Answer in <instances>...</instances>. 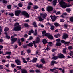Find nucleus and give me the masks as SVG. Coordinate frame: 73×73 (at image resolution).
<instances>
[{"instance_id":"58","label":"nucleus","mask_w":73,"mask_h":73,"mask_svg":"<svg viewBox=\"0 0 73 73\" xmlns=\"http://www.w3.org/2000/svg\"><path fill=\"white\" fill-rule=\"evenodd\" d=\"M65 21V20H64V19H60V22H64V21Z\"/></svg>"},{"instance_id":"55","label":"nucleus","mask_w":73,"mask_h":73,"mask_svg":"<svg viewBox=\"0 0 73 73\" xmlns=\"http://www.w3.org/2000/svg\"><path fill=\"white\" fill-rule=\"evenodd\" d=\"M3 66L2 65H0V69H3Z\"/></svg>"},{"instance_id":"61","label":"nucleus","mask_w":73,"mask_h":73,"mask_svg":"<svg viewBox=\"0 0 73 73\" xmlns=\"http://www.w3.org/2000/svg\"><path fill=\"white\" fill-rule=\"evenodd\" d=\"M6 58H8V59L11 58V56L10 55L7 56H6Z\"/></svg>"},{"instance_id":"2","label":"nucleus","mask_w":73,"mask_h":73,"mask_svg":"<svg viewBox=\"0 0 73 73\" xmlns=\"http://www.w3.org/2000/svg\"><path fill=\"white\" fill-rule=\"evenodd\" d=\"M21 27L20 25H18L16 27H15L13 29L14 31H19L20 30H21Z\"/></svg>"},{"instance_id":"46","label":"nucleus","mask_w":73,"mask_h":73,"mask_svg":"<svg viewBox=\"0 0 73 73\" xmlns=\"http://www.w3.org/2000/svg\"><path fill=\"white\" fill-rule=\"evenodd\" d=\"M29 72L30 73H34L35 72V71L34 70H30L29 71Z\"/></svg>"},{"instance_id":"34","label":"nucleus","mask_w":73,"mask_h":73,"mask_svg":"<svg viewBox=\"0 0 73 73\" xmlns=\"http://www.w3.org/2000/svg\"><path fill=\"white\" fill-rule=\"evenodd\" d=\"M56 46H61V43L60 42H57L56 43Z\"/></svg>"},{"instance_id":"17","label":"nucleus","mask_w":73,"mask_h":73,"mask_svg":"<svg viewBox=\"0 0 73 73\" xmlns=\"http://www.w3.org/2000/svg\"><path fill=\"white\" fill-rule=\"evenodd\" d=\"M27 46H28L29 47H32V46H33V43L31 42L27 44Z\"/></svg>"},{"instance_id":"33","label":"nucleus","mask_w":73,"mask_h":73,"mask_svg":"<svg viewBox=\"0 0 73 73\" xmlns=\"http://www.w3.org/2000/svg\"><path fill=\"white\" fill-rule=\"evenodd\" d=\"M4 31L5 32H7V31H9V28L8 27H5L4 29Z\"/></svg>"},{"instance_id":"60","label":"nucleus","mask_w":73,"mask_h":73,"mask_svg":"<svg viewBox=\"0 0 73 73\" xmlns=\"http://www.w3.org/2000/svg\"><path fill=\"white\" fill-rule=\"evenodd\" d=\"M72 46H70L68 47V49H72Z\"/></svg>"},{"instance_id":"8","label":"nucleus","mask_w":73,"mask_h":73,"mask_svg":"<svg viewBox=\"0 0 73 73\" xmlns=\"http://www.w3.org/2000/svg\"><path fill=\"white\" fill-rule=\"evenodd\" d=\"M50 17L51 18V19H52V21H54L56 20V19H57V17L56 16H50Z\"/></svg>"},{"instance_id":"49","label":"nucleus","mask_w":73,"mask_h":73,"mask_svg":"<svg viewBox=\"0 0 73 73\" xmlns=\"http://www.w3.org/2000/svg\"><path fill=\"white\" fill-rule=\"evenodd\" d=\"M19 23H16L15 24H14V26L15 27V26H16V25H19Z\"/></svg>"},{"instance_id":"32","label":"nucleus","mask_w":73,"mask_h":73,"mask_svg":"<svg viewBox=\"0 0 73 73\" xmlns=\"http://www.w3.org/2000/svg\"><path fill=\"white\" fill-rule=\"evenodd\" d=\"M5 34L6 35V38H7V39H9V38H10V36L8 35L7 33H5Z\"/></svg>"},{"instance_id":"24","label":"nucleus","mask_w":73,"mask_h":73,"mask_svg":"<svg viewBox=\"0 0 73 73\" xmlns=\"http://www.w3.org/2000/svg\"><path fill=\"white\" fill-rule=\"evenodd\" d=\"M40 42V38L39 37H37L36 40V44H37L38 43H39Z\"/></svg>"},{"instance_id":"14","label":"nucleus","mask_w":73,"mask_h":73,"mask_svg":"<svg viewBox=\"0 0 73 73\" xmlns=\"http://www.w3.org/2000/svg\"><path fill=\"white\" fill-rule=\"evenodd\" d=\"M56 3H57V0H54L53 1V3H52V4L54 6H55V5H56V4H57Z\"/></svg>"},{"instance_id":"35","label":"nucleus","mask_w":73,"mask_h":73,"mask_svg":"<svg viewBox=\"0 0 73 73\" xmlns=\"http://www.w3.org/2000/svg\"><path fill=\"white\" fill-rule=\"evenodd\" d=\"M54 24L56 27H57V26H59L60 25L58 23H54Z\"/></svg>"},{"instance_id":"30","label":"nucleus","mask_w":73,"mask_h":73,"mask_svg":"<svg viewBox=\"0 0 73 73\" xmlns=\"http://www.w3.org/2000/svg\"><path fill=\"white\" fill-rule=\"evenodd\" d=\"M58 56H55L53 57L52 58L53 60H57V58H58Z\"/></svg>"},{"instance_id":"13","label":"nucleus","mask_w":73,"mask_h":73,"mask_svg":"<svg viewBox=\"0 0 73 73\" xmlns=\"http://www.w3.org/2000/svg\"><path fill=\"white\" fill-rule=\"evenodd\" d=\"M61 43H64V44H69L70 42H65V40H61Z\"/></svg>"},{"instance_id":"45","label":"nucleus","mask_w":73,"mask_h":73,"mask_svg":"<svg viewBox=\"0 0 73 73\" xmlns=\"http://www.w3.org/2000/svg\"><path fill=\"white\" fill-rule=\"evenodd\" d=\"M21 55H22V56H24L25 54V53H24V52L22 51L21 52Z\"/></svg>"},{"instance_id":"56","label":"nucleus","mask_w":73,"mask_h":73,"mask_svg":"<svg viewBox=\"0 0 73 73\" xmlns=\"http://www.w3.org/2000/svg\"><path fill=\"white\" fill-rule=\"evenodd\" d=\"M34 8L35 9H37V8H38V6H35L34 7Z\"/></svg>"},{"instance_id":"31","label":"nucleus","mask_w":73,"mask_h":73,"mask_svg":"<svg viewBox=\"0 0 73 73\" xmlns=\"http://www.w3.org/2000/svg\"><path fill=\"white\" fill-rule=\"evenodd\" d=\"M33 25L34 27L35 28L37 27V25H36V22H33Z\"/></svg>"},{"instance_id":"28","label":"nucleus","mask_w":73,"mask_h":73,"mask_svg":"<svg viewBox=\"0 0 73 73\" xmlns=\"http://www.w3.org/2000/svg\"><path fill=\"white\" fill-rule=\"evenodd\" d=\"M2 3L3 4H7L8 3V1L6 0H3Z\"/></svg>"},{"instance_id":"38","label":"nucleus","mask_w":73,"mask_h":73,"mask_svg":"<svg viewBox=\"0 0 73 73\" xmlns=\"http://www.w3.org/2000/svg\"><path fill=\"white\" fill-rule=\"evenodd\" d=\"M24 26L25 27H29V25L27 23L24 24Z\"/></svg>"},{"instance_id":"53","label":"nucleus","mask_w":73,"mask_h":73,"mask_svg":"<svg viewBox=\"0 0 73 73\" xmlns=\"http://www.w3.org/2000/svg\"><path fill=\"white\" fill-rule=\"evenodd\" d=\"M18 6L19 7H21L23 6V5L21 4L20 3H19L18 4Z\"/></svg>"},{"instance_id":"12","label":"nucleus","mask_w":73,"mask_h":73,"mask_svg":"<svg viewBox=\"0 0 73 73\" xmlns=\"http://www.w3.org/2000/svg\"><path fill=\"white\" fill-rule=\"evenodd\" d=\"M58 0V2H59V4H60L61 5H61L62 4H63V3H65L64 2V1H65V0Z\"/></svg>"},{"instance_id":"29","label":"nucleus","mask_w":73,"mask_h":73,"mask_svg":"<svg viewBox=\"0 0 73 73\" xmlns=\"http://www.w3.org/2000/svg\"><path fill=\"white\" fill-rule=\"evenodd\" d=\"M12 7V5H10L7 6V8L8 9H11Z\"/></svg>"},{"instance_id":"20","label":"nucleus","mask_w":73,"mask_h":73,"mask_svg":"<svg viewBox=\"0 0 73 73\" xmlns=\"http://www.w3.org/2000/svg\"><path fill=\"white\" fill-rule=\"evenodd\" d=\"M33 32H34V31L33 30H31L29 31L28 34L29 35H31V33H33Z\"/></svg>"},{"instance_id":"63","label":"nucleus","mask_w":73,"mask_h":73,"mask_svg":"<svg viewBox=\"0 0 73 73\" xmlns=\"http://www.w3.org/2000/svg\"><path fill=\"white\" fill-rule=\"evenodd\" d=\"M28 5H33V3H31V2H29L28 3Z\"/></svg>"},{"instance_id":"3","label":"nucleus","mask_w":73,"mask_h":73,"mask_svg":"<svg viewBox=\"0 0 73 73\" xmlns=\"http://www.w3.org/2000/svg\"><path fill=\"white\" fill-rule=\"evenodd\" d=\"M11 40L12 41L11 44H13L14 42H16L17 40V39L15 38L14 36H12L11 37Z\"/></svg>"},{"instance_id":"23","label":"nucleus","mask_w":73,"mask_h":73,"mask_svg":"<svg viewBox=\"0 0 73 73\" xmlns=\"http://www.w3.org/2000/svg\"><path fill=\"white\" fill-rule=\"evenodd\" d=\"M36 67H38V68H41L43 67V64H40V65L37 64Z\"/></svg>"},{"instance_id":"1","label":"nucleus","mask_w":73,"mask_h":73,"mask_svg":"<svg viewBox=\"0 0 73 73\" xmlns=\"http://www.w3.org/2000/svg\"><path fill=\"white\" fill-rule=\"evenodd\" d=\"M61 6L63 8H65L66 7H71L72 5H67L65 3V2H63V4Z\"/></svg>"},{"instance_id":"37","label":"nucleus","mask_w":73,"mask_h":73,"mask_svg":"<svg viewBox=\"0 0 73 73\" xmlns=\"http://www.w3.org/2000/svg\"><path fill=\"white\" fill-rule=\"evenodd\" d=\"M22 60L23 61V62H24V63H26V64H27V61H26V60H25V59L24 58H23Z\"/></svg>"},{"instance_id":"44","label":"nucleus","mask_w":73,"mask_h":73,"mask_svg":"<svg viewBox=\"0 0 73 73\" xmlns=\"http://www.w3.org/2000/svg\"><path fill=\"white\" fill-rule=\"evenodd\" d=\"M11 66L12 68H13L14 67H16V65H15V64H11Z\"/></svg>"},{"instance_id":"6","label":"nucleus","mask_w":73,"mask_h":73,"mask_svg":"<svg viewBox=\"0 0 73 73\" xmlns=\"http://www.w3.org/2000/svg\"><path fill=\"white\" fill-rule=\"evenodd\" d=\"M21 13L20 10H18L15 11V16H17L20 15V14Z\"/></svg>"},{"instance_id":"64","label":"nucleus","mask_w":73,"mask_h":73,"mask_svg":"<svg viewBox=\"0 0 73 73\" xmlns=\"http://www.w3.org/2000/svg\"><path fill=\"white\" fill-rule=\"evenodd\" d=\"M69 73H73V70H70Z\"/></svg>"},{"instance_id":"50","label":"nucleus","mask_w":73,"mask_h":73,"mask_svg":"<svg viewBox=\"0 0 73 73\" xmlns=\"http://www.w3.org/2000/svg\"><path fill=\"white\" fill-rule=\"evenodd\" d=\"M64 28H67V27H68V25L67 24H65L64 25Z\"/></svg>"},{"instance_id":"48","label":"nucleus","mask_w":73,"mask_h":73,"mask_svg":"<svg viewBox=\"0 0 73 73\" xmlns=\"http://www.w3.org/2000/svg\"><path fill=\"white\" fill-rule=\"evenodd\" d=\"M63 53H66V49H65V48L63 49Z\"/></svg>"},{"instance_id":"62","label":"nucleus","mask_w":73,"mask_h":73,"mask_svg":"<svg viewBox=\"0 0 73 73\" xmlns=\"http://www.w3.org/2000/svg\"><path fill=\"white\" fill-rule=\"evenodd\" d=\"M46 25H51V24H50V23L48 22L46 23Z\"/></svg>"},{"instance_id":"57","label":"nucleus","mask_w":73,"mask_h":73,"mask_svg":"<svg viewBox=\"0 0 73 73\" xmlns=\"http://www.w3.org/2000/svg\"><path fill=\"white\" fill-rule=\"evenodd\" d=\"M27 9H28V10H29V9H31V6L30 5H28L27 6Z\"/></svg>"},{"instance_id":"9","label":"nucleus","mask_w":73,"mask_h":73,"mask_svg":"<svg viewBox=\"0 0 73 73\" xmlns=\"http://www.w3.org/2000/svg\"><path fill=\"white\" fill-rule=\"evenodd\" d=\"M15 62L18 65H21V61L19 60H15Z\"/></svg>"},{"instance_id":"22","label":"nucleus","mask_w":73,"mask_h":73,"mask_svg":"<svg viewBox=\"0 0 73 73\" xmlns=\"http://www.w3.org/2000/svg\"><path fill=\"white\" fill-rule=\"evenodd\" d=\"M61 36V34H60L58 33L57 35H54L55 37L56 38H58V37H60Z\"/></svg>"},{"instance_id":"39","label":"nucleus","mask_w":73,"mask_h":73,"mask_svg":"<svg viewBox=\"0 0 73 73\" xmlns=\"http://www.w3.org/2000/svg\"><path fill=\"white\" fill-rule=\"evenodd\" d=\"M70 20L71 22H73V17H71L70 18Z\"/></svg>"},{"instance_id":"18","label":"nucleus","mask_w":73,"mask_h":73,"mask_svg":"<svg viewBox=\"0 0 73 73\" xmlns=\"http://www.w3.org/2000/svg\"><path fill=\"white\" fill-rule=\"evenodd\" d=\"M37 58H35L33 59L32 60V62H36L37 61Z\"/></svg>"},{"instance_id":"21","label":"nucleus","mask_w":73,"mask_h":73,"mask_svg":"<svg viewBox=\"0 0 73 73\" xmlns=\"http://www.w3.org/2000/svg\"><path fill=\"white\" fill-rule=\"evenodd\" d=\"M38 19H39V21L41 22L42 21L44 20V19H43L41 17H38Z\"/></svg>"},{"instance_id":"43","label":"nucleus","mask_w":73,"mask_h":73,"mask_svg":"<svg viewBox=\"0 0 73 73\" xmlns=\"http://www.w3.org/2000/svg\"><path fill=\"white\" fill-rule=\"evenodd\" d=\"M50 29L51 30H52V31H53V30H54V26H52Z\"/></svg>"},{"instance_id":"19","label":"nucleus","mask_w":73,"mask_h":73,"mask_svg":"<svg viewBox=\"0 0 73 73\" xmlns=\"http://www.w3.org/2000/svg\"><path fill=\"white\" fill-rule=\"evenodd\" d=\"M58 57L59 58H64V56L63 54H61L59 55Z\"/></svg>"},{"instance_id":"10","label":"nucleus","mask_w":73,"mask_h":73,"mask_svg":"<svg viewBox=\"0 0 73 73\" xmlns=\"http://www.w3.org/2000/svg\"><path fill=\"white\" fill-rule=\"evenodd\" d=\"M68 37V34L65 33H63V35L62 36V38L63 39H65L66 40L67 38Z\"/></svg>"},{"instance_id":"5","label":"nucleus","mask_w":73,"mask_h":73,"mask_svg":"<svg viewBox=\"0 0 73 73\" xmlns=\"http://www.w3.org/2000/svg\"><path fill=\"white\" fill-rule=\"evenodd\" d=\"M53 9V8L52 7L49 6L47 7L46 10L48 12H51Z\"/></svg>"},{"instance_id":"40","label":"nucleus","mask_w":73,"mask_h":73,"mask_svg":"<svg viewBox=\"0 0 73 73\" xmlns=\"http://www.w3.org/2000/svg\"><path fill=\"white\" fill-rule=\"evenodd\" d=\"M37 30L36 29L35 30V32L34 34V35L35 36H36L37 35Z\"/></svg>"},{"instance_id":"7","label":"nucleus","mask_w":73,"mask_h":73,"mask_svg":"<svg viewBox=\"0 0 73 73\" xmlns=\"http://www.w3.org/2000/svg\"><path fill=\"white\" fill-rule=\"evenodd\" d=\"M22 15H23L24 16H25L27 17H29V14L26 11H23L21 13Z\"/></svg>"},{"instance_id":"52","label":"nucleus","mask_w":73,"mask_h":73,"mask_svg":"<svg viewBox=\"0 0 73 73\" xmlns=\"http://www.w3.org/2000/svg\"><path fill=\"white\" fill-rule=\"evenodd\" d=\"M60 14H61V12L59 11L57 12L56 13V15H60Z\"/></svg>"},{"instance_id":"54","label":"nucleus","mask_w":73,"mask_h":73,"mask_svg":"<svg viewBox=\"0 0 73 73\" xmlns=\"http://www.w3.org/2000/svg\"><path fill=\"white\" fill-rule=\"evenodd\" d=\"M17 68L19 69H21V66H17Z\"/></svg>"},{"instance_id":"51","label":"nucleus","mask_w":73,"mask_h":73,"mask_svg":"<svg viewBox=\"0 0 73 73\" xmlns=\"http://www.w3.org/2000/svg\"><path fill=\"white\" fill-rule=\"evenodd\" d=\"M56 70V68H54L53 69H50V71H51V72H54V70Z\"/></svg>"},{"instance_id":"47","label":"nucleus","mask_w":73,"mask_h":73,"mask_svg":"<svg viewBox=\"0 0 73 73\" xmlns=\"http://www.w3.org/2000/svg\"><path fill=\"white\" fill-rule=\"evenodd\" d=\"M71 11L70 9H66V11L68 12H70Z\"/></svg>"},{"instance_id":"11","label":"nucleus","mask_w":73,"mask_h":73,"mask_svg":"<svg viewBox=\"0 0 73 73\" xmlns=\"http://www.w3.org/2000/svg\"><path fill=\"white\" fill-rule=\"evenodd\" d=\"M40 16L41 17H42L43 19H45L46 17V16H47V14H44L43 13H40Z\"/></svg>"},{"instance_id":"4","label":"nucleus","mask_w":73,"mask_h":73,"mask_svg":"<svg viewBox=\"0 0 73 73\" xmlns=\"http://www.w3.org/2000/svg\"><path fill=\"white\" fill-rule=\"evenodd\" d=\"M45 36L46 37H48L49 39H50L51 40L53 39V36H52V35L49 33H46L45 34Z\"/></svg>"},{"instance_id":"15","label":"nucleus","mask_w":73,"mask_h":73,"mask_svg":"<svg viewBox=\"0 0 73 73\" xmlns=\"http://www.w3.org/2000/svg\"><path fill=\"white\" fill-rule=\"evenodd\" d=\"M22 73H28L27 70L25 69H23L21 70Z\"/></svg>"},{"instance_id":"42","label":"nucleus","mask_w":73,"mask_h":73,"mask_svg":"<svg viewBox=\"0 0 73 73\" xmlns=\"http://www.w3.org/2000/svg\"><path fill=\"white\" fill-rule=\"evenodd\" d=\"M6 53L7 54H8L9 55H11V54H12V53L11 52H6Z\"/></svg>"},{"instance_id":"25","label":"nucleus","mask_w":73,"mask_h":73,"mask_svg":"<svg viewBox=\"0 0 73 73\" xmlns=\"http://www.w3.org/2000/svg\"><path fill=\"white\" fill-rule=\"evenodd\" d=\"M41 61L42 64H46V62H45V60H44V59H41Z\"/></svg>"},{"instance_id":"27","label":"nucleus","mask_w":73,"mask_h":73,"mask_svg":"<svg viewBox=\"0 0 73 73\" xmlns=\"http://www.w3.org/2000/svg\"><path fill=\"white\" fill-rule=\"evenodd\" d=\"M42 42L43 43V44H46V43H47V40L45 39H44L43 40Z\"/></svg>"},{"instance_id":"59","label":"nucleus","mask_w":73,"mask_h":73,"mask_svg":"<svg viewBox=\"0 0 73 73\" xmlns=\"http://www.w3.org/2000/svg\"><path fill=\"white\" fill-rule=\"evenodd\" d=\"M23 47L24 48H27V45H25L23 46Z\"/></svg>"},{"instance_id":"26","label":"nucleus","mask_w":73,"mask_h":73,"mask_svg":"<svg viewBox=\"0 0 73 73\" xmlns=\"http://www.w3.org/2000/svg\"><path fill=\"white\" fill-rule=\"evenodd\" d=\"M48 44H49L47 45V46H52V44H53V43L50 42H49Z\"/></svg>"},{"instance_id":"41","label":"nucleus","mask_w":73,"mask_h":73,"mask_svg":"<svg viewBox=\"0 0 73 73\" xmlns=\"http://www.w3.org/2000/svg\"><path fill=\"white\" fill-rule=\"evenodd\" d=\"M9 16H10L11 17H12L13 16H14V14H13V13H9Z\"/></svg>"},{"instance_id":"16","label":"nucleus","mask_w":73,"mask_h":73,"mask_svg":"<svg viewBox=\"0 0 73 73\" xmlns=\"http://www.w3.org/2000/svg\"><path fill=\"white\" fill-rule=\"evenodd\" d=\"M51 62V65H54V64H57V63H58V62H56V61H54V60H53Z\"/></svg>"},{"instance_id":"36","label":"nucleus","mask_w":73,"mask_h":73,"mask_svg":"<svg viewBox=\"0 0 73 73\" xmlns=\"http://www.w3.org/2000/svg\"><path fill=\"white\" fill-rule=\"evenodd\" d=\"M2 29H3V27L0 25V35H1V32H2Z\"/></svg>"}]
</instances>
